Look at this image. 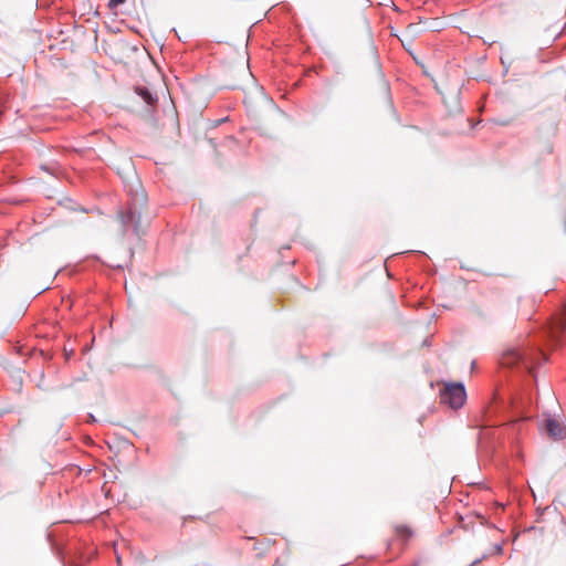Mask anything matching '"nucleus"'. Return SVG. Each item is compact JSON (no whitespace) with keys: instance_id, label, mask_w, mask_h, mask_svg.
Segmentation results:
<instances>
[{"instance_id":"nucleus-1","label":"nucleus","mask_w":566,"mask_h":566,"mask_svg":"<svg viewBox=\"0 0 566 566\" xmlns=\"http://www.w3.org/2000/svg\"><path fill=\"white\" fill-rule=\"evenodd\" d=\"M546 360L545 354L538 349L511 347L504 350L500 363L505 367L524 368L531 373L533 368L542 365Z\"/></svg>"},{"instance_id":"nucleus-10","label":"nucleus","mask_w":566,"mask_h":566,"mask_svg":"<svg viewBox=\"0 0 566 566\" xmlns=\"http://www.w3.org/2000/svg\"><path fill=\"white\" fill-rule=\"evenodd\" d=\"M41 168L48 172H51V170L46 166H41Z\"/></svg>"},{"instance_id":"nucleus-11","label":"nucleus","mask_w":566,"mask_h":566,"mask_svg":"<svg viewBox=\"0 0 566 566\" xmlns=\"http://www.w3.org/2000/svg\"><path fill=\"white\" fill-rule=\"evenodd\" d=\"M90 418H91L92 421H95V418H94L93 415H90Z\"/></svg>"},{"instance_id":"nucleus-5","label":"nucleus","mask_w":566,"mask_h":566,"mask_svg":"<svg viewBox=\"0 0 566 566\" xmlns=\"http://www.w3.org/2000/svg\"><path fill=\"white\" fill-rule=\"evenodd\" d=\"M136 94L148 105L153 106L157 103L158 97L146 86H136Z\"/></svg>"},{"instance_id":"nucleus-4","label":"nucleus","mask_w":566,"mask_h":566,"mask_svg":"<svg viewBox=\"0 0 566 566\" xmlns=\"http://www.w3.org/2000/svg\"><path fill=\"white\" fill-rule=\"evenodd\" d=\"M539 429L545 431L553 440L566 438V427L551 416L539 424Z\"/></svg>"},{"instance_id":"nucleus-7","label":"nucleus","mask_w":566,"mask_h":566,"mask_svg":"<svg viewBox=\"0 0 566 566\" xmlns=\"http://www.w3.org/2000/svg\"><path fill=\"white\" fill-rule=\"evenodd\" d=\"M565 328H566V318H565V319L560 318V319L557 322V326H556V328H555V329H553V332H552V333H553V336H554V337H557V334H558V333H563Z\"/></svg>"},{"instance_id":"nucleus-2","label":"nucleus","mask_w":566,"mask_h":566,"mask_svg":"<svg viewBox=\"0 0 566 566\" xmlns=\"http://www.w3.org/2000/svg\"><path fill=\"white\" fill-rule=\"evenodd\" d=\"M441 402L452 409L461 408L467 399V392L462 382L447 384L440 394Z\"/></svg>"},{"instance_id":"nucleus-6","label":"nucleus","mask_w":566,"mask_h":566,"mask_svg":"<svg viewBox=\"0 0 566 566\" xmlns=\"http://www.w3.org/2000/svg\"><path fill=\"white\" fill-rule=\"evenodd\" d=\"M503 554V545L502 544H494L490 552L483 554L480 558L474 559L469 566H476L479 565L483 559L488 558L492 555H502Z\"/></svg>"},{"instance_id":"nucleus-3","label":"nucleus","mask_w":566,"mask_h":566,"mask_svg":"<svg viewBox=\"0 0 566 566\" xmlns=\"http://www.w3.org/2000/svg\"><path fill=\"white\" fill-rule=\"evenodd\" d=\"M142 212L136 206V199L129 202L128 206L118 212V218L123 228V232L127 233L133 231L135 234H139Z\"/></svg>"},{"instance_id":"nucleus-8","label":"nucleus","mask_w":566,"mask_h":566,"mask_svg":"<svg viewBox=\"0 0 566 566\" xmlns=\"http://www.w3.org/2000/svg\"><path fill=\"white\" fill-rule=\"evenodd\" d=\"M397 532L401 535H406L407 537L412 536V531L407 526H398Z\"/></svg>"},{"instance_id":"nucleus-9","label":"nucleus","mask_w":566,"mask_h":566,"mask_svg":"<svg viewBox=\"0 0 566 566\" xmlns=\"http://www.w3.org/2000/svg\"><path fill=\"white\" fill-rule=\"evenodd\" d=\"M125 0H109L108 3H107V7L111 9V10H114L116 9L119 4L124 3Z\"/></svg>"}]
</instances>
